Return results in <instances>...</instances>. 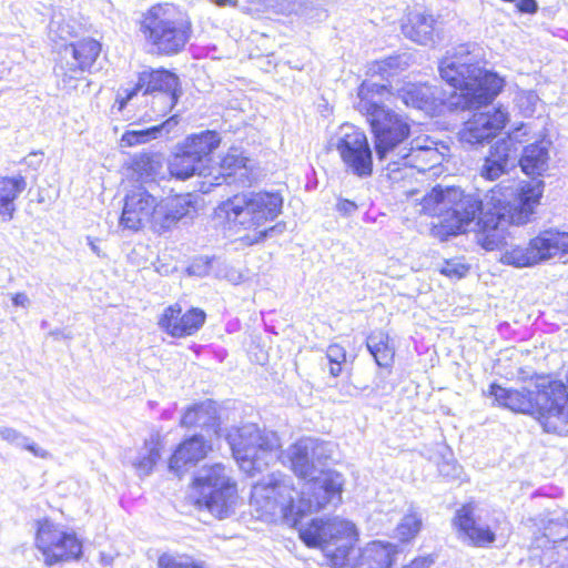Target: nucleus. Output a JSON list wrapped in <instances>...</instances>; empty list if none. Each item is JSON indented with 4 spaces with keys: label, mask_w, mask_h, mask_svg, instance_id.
Wrapping results in <instances>:
<instances>
[{
    "label": "nucleus",
    "mask_w": 568,
    "mask_h": 568,
    "mask_svg": "<svg viewBox=\"0 0 568 568\" xmlns=\"http://www.w3.org/2000/svg\"><path fill=\"white\" fill-rule=\"evenodd\" d=\"M179 123V115H172L161 124L146 129L128 130L121 138L124 146H135L161 138L163 134L170 133Z\"/></svg>",
    "instance_id": "obj_33"
},
{
    "label": "nucleus",
    "mask_w": 568,
    "mask_h": 568,
    "mask_svg": "<svg viewBox=\"0 0 568 568\" xmlns=\"http://www.w3.org/2000/svg\"><path fill=\"white\" fill-rule=\"evenodd\" d=\"M298 532L308 547H322L338 536H354L356 527L351 521L337 518L327 521L313 519L307 526H301Z\"/></svg>",
    "instance_id": "obj_20"
},
{
    "label": "nucleus",
    "mask_w": 568,
    "mask_h": 568,
    "mask_svg": "<svg viewBox=\"0 0 568 568\" xmlns=\"http://www.w3.org/2000/svg\"><path fill=\"white\" fill-rule=\"evenodd\" d=\"M302 496L297 495L296 511L298 523L308 513L318 511L342 501L343 476L335 470H323L306 479Z\"/></svg>",
    "instance_id": "obj_11"
},
{
    "label": "nucleus",
    "mask_w": 568,
    "mask_h": 568,
    "mask_svg": "<svg viewBox=\"0 0 568 568\" xmlns=\"http://www.w3.org/2000/svg\"><path fill=\"white\" fill-rule=\"evenodd\" d=\"M358 206L354 201L346 199H338L336 203V211L344 216H351L357 211Z\"/></svg>",
    "instance_id": "obj_48"
},
{
    "label": "nucleus",
    "mask_w": 568,
    "mask_h": 568,
    "mask_svg": "<svg viewBox=\"0 0 568 568\" xmlns=\"http://www.w3.org/2000/svg\"><path fill=\"white\" fill-rule=\"evenodd\" d=\"M206 165L197 161L192 154L181 146L169 162V171L179 180H186L195 174L206 175Z\"/></svg>",
    "instance_id": "obj_34"
},
{
    "label": "nucleus",
    "mask_w": 568,
    "mask_h": 568,
    "mask_svg": "<svg viewBox=\"0 0 568 568\" xmlns=\"http://www.w3.org/2000/svg\"><path fill=\"white\" fill-rule=\"evenodd\" d=\"M568 255V232L547 230L531 239L527 246H511L500 262L515 267H529L542 261Z\"/></svg>",
    "instance_id": "obj_10"
},
{
    "label": "nucleus",
    "mask_w": 568,
    "mask_h": 568,
    "mask_svg": "<svg viewBox=\"0 0 568 568\" xmlns=\"http://www.w3.org/2000/svg\"><path fill=\"white\" fill-rule=\"evenodd\" d=\"M407 65V62L403 59V57H388L384 60L376 61L369 68V71L373 74H379L383 78H388L395 73L397 70H403Z\"/></svg>",
    "instance_id": "obj_42"
},
{
    "label": "nucleus",
    "mask_w": 568,
    "mask_h": 568,
    "mask_svg": "<svg viewBox=\"0 0 568 568\" xmlns=\"http://www.w3.org/2000/svg\"><path fill=\"white\" fill-rule=\"evenodd\" d=\"M329 148L338 152L345 171L365 179L373 173V153L364 132L344 123L329 139Z\"/></svg>",
    "instance_id": "obj_9"
},
{
    "label": "nucleus",
    "mask_w": 568,
    "mask_h": 568,
    "mask_svg": "<svg viewBox=\"0 0 568 568\" xmlns=\"http://www.w3.org/2000/svg\"><path fill=\"white\" fill-rule=\"evenodd\" d=\"M143 94L181 92L179 78L168 70H144L139 74L136 83L131 89H125V97L118 99L123 109L125 103L133 99L139 92Z\"/></svg>",
    "instance_id": "obj_18"
},
{
    "label": "nucleus",
    "mask_w": 568,
    "mask_h": 568,
    "mask_svg": "<svg viewBox=\"0 0 568 568\" xmlns=\"http://www.w3.org/2000/svg\"><path fill=\"white\" fill-rule=\"evenodd\" d=\"M440 146L442 150L438 148V143L428 135L413 139L406 146L408 154H404L400 168L409 166L416 168L418 171H426L440 164L445 158L444 151L448 150L444 144Z\"/></svg>",
    "instance_id": "obj_21"
},
{
    "label": "nucleus",
    "mask_w": 568,
    "mask_h": 568,
    "mask_svg": "<svg viewBox=\"0 0 568 568\" xmlns=\"http://www.w3.org/2000/svg\"><path fill=\"white\" fill-rule=\"evenodd\" d=\"M67 81H68V79H67V77H64V78L62 79V82L64 83V87L67 85Z\"/></svg>",
    "instance_id": "obj_56"
},
{
    "label": "nucleus",
    "mask_w": 568,
    "mask_h": 568,
    "mask_svg": "<svg viewBox=\"0 0 568 568\" xmlns=\"http://www.w3.org/2000/svg\"><path fill=\"white\" fill-rule=\"evenodd\" d=\"M398 92L407 106L426 112L434 111L445 100L439 88L427 83H406Z\"/></svg>",
    "instance_id": "obj_26"
},
{
    "label": "nucleus",
    "mask_w": 568,
    "mask_h": 568,
    "mask_svg": "<svg viewBox=\"0 0 568 568\" xmlns=\"http://www.w3.org/2000/svg\"><path fill=\"white\" fill-rule=\"evenodd\" d=\"M489 394L503 407L513 412L535 416L537 407V393L527 388L508 389L497 384H491Z\"/></svg>",
    "instance_id": "obj_25"
},
{
    "label": "nucleus",
    "mask_w": 568,
    "mask_h": 568,
    "mask_svg": "<svg viewBox=\"0 0 568 568\" xmlns=\"http://www.w3.org/2000/svg\"><path fill=\"white\" fill-rule=\"evenodd\" d=\"M550 141L540 140L524 146L518 158L521 170L527 175H541L548 169Z\"/></svg>",
    "instance_id": "obj_31"
},
{
    "label": "nucleus",
    "mask_w": 568,
    "mask_h": 568,
    "mask_svg": "<svg viewBox=\"0 0 568 568\" xmlns=\"http://www.w3.org/2000/svg\"><path fill=\"white\" fill-rule=\"evenodd\" d=\"M140 30L158 54H176L187 43L192 27L189 19L171 3L151 7L141 20Z\"/></svg>",
    "instance_id": "obj_6"
},
{
    "label": "nucleus",
    "mask_w": 568,
    "mask_h": 568,
    "mask_svg": "<svg viewBox=\"0 0 568 568\" xmlns=\"http://www.w3.org/2000/svg\"><path fill=\"white\" fill-rule=\"evenodd\" d=\"M545 537L556 544H562L568 539V520L565 517L548 519L544 527Z\"/></svg>",
    "instance_id": "obj_41"
},
{
    "label": "nucleus",
    "mask_w": 568,
    "mask_h": 568,
    "mask_svg": "<svg viewBox=\"0 0 568 568\" xmlns=\"http://www.w3.org/2000/svg\"><path fill=\"white\" fill-rule=\"evenodd\" d=\"M400 550L397 545L390 542H383L379 540L372 541L359 551L351 548L346 555L347 567L353 568L351 558L355 559L359 555V566L366 568H390L396 562Z\"/></svg>",
    "instance_id": "obj_22"
},
{
    "label": "nucleus",
    "mask_w": 568,
    "mask_h": 568,
    "mask_svg": "<svg viewBox=\"0 0 568 568\" xmlns=\"http://www.w3.org/2000/svg\"><path fill=\"white\" fill-rule=\"evenodd\" d=\"M100 51L101 45L94 39H83L64 48V52L73 57L81 71L89 70L93 65Z\"/></svg>",
    "instance_id": "obj_37"
},
{
    "label": "nucleus",
    "mask_w": 568,
    "mask_h": 568,
    "mask_svg": "<svg viewBox=\"0 0 568 568\" xmlns=\"http://www.w3.org/2000/svg\"><path fill=\"white\" fill-rule=\"evenodd\" d=\"M36 544L47 565L75 559L82 547L73 534H68L49 520L38 521Z\"/></svg>",
    "instance_id": "obj_13"
},
{
    "label": "nucleus",
    "mask_w": 568,
    "mask_h": 568,
    "mask_svg": "<svg viewBox=\"0 0 568 568\" xmlns=\"http://www.w3.org/2000/svg\"><path fill=\"white\" fill-rule=\"evenodd\" d=\"M283 197L277 192H243L222 202L215 213L233 227L258 231L255 241L263 240L274 227L261 230L281 213Z\"/></svg>",
    "instance_id": "obj_5"
},
{
    "label": "nucleus",
    "mask_w": 568,
    "mask_h": 568,
    "mask_svg": "<svg viewBox=\"0 0 568 568\" xmlns=\"http://www.w3.org/2000/svg\"><path fill=\"white\" fill-rule=\"evenodd\" d=\"M434 564V560L429 557H419L410 561V564L403 566L402 568H429Z\"/></svg>",
    "instance_id": "obj_52"
},
{
    "label": "nucleus",
    "mask_w": 568,
    "mask_h": 568,
    "mask_svg": "<svg viewBox=\"0 0 568 568\" xmlns=\"http://www.w3.org/2000/svg\"><path fill=\"white\" fill-rule=\"evenodd\" d=\"M216 6L224 7V6H234L235 1L233 0H212Z\"/></svg>",
    "instance_id": "obj_55"
},
{
    "label": "nucleus",
    "mask_w": 568,
    "mask_h": 568,
    "mask_svg": "<svg viewBox=\"0 0 568 568\" xmlns=\"http://www.w3.org/2000/svg\"><path fill=\"white\" fill-rule=\"evenodd\" d=\"M156 199L151 190L143 185L132 189L125 195L120 225L132 231L145 226L152 216Z\"/></svg>",
    "instance_id": "obj_17"
},
{
    "label": "nucleus",
    "mask_w": 568,
    "mask_h": 568,
    "mask_svg": "<svg viewBox=\"0 0 568 568\" xmlns=\"http://www.w3.org/2000/svg\"><path fill=\"white\" fill-rule=\"evenodd\" d=\"M388 92L386 85L363 82L358 89V101L355 108L364 115L371 124L374 149L378 162L383 163V170L393 181L403 178L402 160L408 154L406 146L410 133L407 121L390 109H386L374 99V93Z\"/></svg>",
    "instance_id": "obj_3"
},
{
    "label": "nucleus",
    "mask_w": 568,
    "mask_h": 568,
    "mask_svg": "<svg viewBox=\"0 0 568 568\" xmlns=\"http://www.w3.org/2000/svg\"><path fill=\"white\" fill-rule=\"evenodd\" d=\"M516 7L525 13H535L538 9L536 0H516Z\"/></svg>",
    "instance_id": "obj_51"
},
{
    "label": "nucleus",
    "mask_w": 568,
    "mask_h": 568,
    "mask_svg": "<svg viewBox=\"0 0 568 568\" xmlns=\"http://www.w3.org/2000/svg\"><path fill=\"white\" fill-rule=\"evenodd\" d=\"M12 304L17 307L28 308L30 300L26 293H17L12 296Z\"/></svg>",
    "instance_id": "obj_53"
},
{
    "label": "nucleus",
    "mask_w": 568,
    "mask_h": 568,
    "mask_svg": "<svg viewBox=\"0 0 568 568\" xmlns=\"http://www.w3.org/2000/svg\"><path fill=\"white\" fill-rule=\"evenodd\" d=\"M366 346L379 367H389L395 351L389 344V336L384 331H374L366 338Z\"/></svg>",
    "instance_id": "obj_36"
},
{
    "label": "nucleus",
    "mask_w": 568,
    "mask_h": 568,
    "mask_svg": "<svg viewBox=\"0 0 568 568\" xmlns=\"http://www.w3.org/2000/svg\"><path fill=\"white\" fill-rule=\"evenodd\" d=\"M535 418L545 432L568 435V388L564 383H550L537 392Z\"/></svg>",
    "instance_id": "obj_12"
},
{
    "label": "nucleus",
    "mask_w": 568,
    "mask_h": 568,
    "mask_svg": "<svg viewBox=\"0 0 568 568\" xmlns=\"http://www.w3.org/2000/svg\"><path fill=\"white\" fill-rule=\"evenodd\" d=\"M440 272L446 276L460 278L466 275L468 267L458 262L447 261Z\"/></svg>",
    "instance_id": "obj_46"
},
{
    "label": "nucleus",
    "mask_w": 568,
    "mask_h": 568,
    "mask_svg": "<svg viewBox=\"0 0 568 568\" xmlns=\"http://www.w3.org/2000/svg\"><path fill=\"white\" fill-rule=\"evenodd\" d=\"M227 440L240 468L250 476L278 458H286L296 476L308 479L325 470L326 460L332 456V445L316 438H302L278 454V436L274 432L261 430L255 424L235 429L227 435Z\"/></svg>",
    "instance_id": "obj_2"
},
{
    "label": "nucleus",
    "mask_w": 568,
    "mask_h": 568,
    "mask_svg": "<svg viewBox=\"0 0 568 568\" xmlns=\"http://www.w3.org/2000/svg\"><path fill=\"white\" fill-rule=\"evenodd\" d=\"M558 558L555 559V551H548L545 554V568H568V554L556 552Z\"/></svg>",
    "instance_id": "obj_47"
},
{
    "label": "nucleus",
    "mask_w": 568,
    "mask_h": 568,
    "mask_svg": "<svg viewBox=\"0 0 568 568\" xmlns=\"http://www.w3.org/2000/svg\"><path fill=\"white\" fill-rule=\"evenodd\" d=\"M540 196L539 186L517 190L497 185L480 200L460 187L437 185L422 199L420 212L439 217L447 234L465 232L476 219L489 233L529 222Z\"/></svg>",
    "instance_id": "obj_1"
},
{
    "label": "nucleus",
    "mask_w": 568,
    "mask_h": 568,
    "mask_svg": "<svg viewBox=\"0 0 568 568\" xmlns=\"http://www.w3.org/2000/svg\"><path fill=\"white\" fill-rule=\"evenodd\" d=\"M163 448L162 438L159 433H152L144 440V445L132 460V466L140 477L149 476L161 457Z\"/></svg>",
    "instance_id": "obj_32"
},
{
    "label": "nucleus",
    "mask_w": 568,
    "mask_h": 568,
    "mask_svg": "<svg viewBox=\"0 0 568 568\" xmlns=\"http://www.w3.org/2000/svg\"><path fill=\"white\" fill-rule=\"evenodd\" d=\"M27 187V180L21 174L3 175L0 173V220L9 222L17 211L16 202Z\"/></svg>",
    "instance_id": "obj_28"
},
{
    "label": "nucleus",
    "mask_w": 568,
    "mask_h": 568,
    "mask_svg": "<svg viewBox=\"0 0 568 568\" xmlns=\"http://www.w3.org/2000/svg\"><path fill=\"white\" fill-rule=\"evenodd\" d=\"M181 425L184 427H200L216 434L219 427L216 404L210 399L194 404L183 414Z\"/></svg>",
    "instance_id": "obj_30"
},
{
    "label": "nucleus",
    "mask_w": 568,
    "mask_h": 568,
    "mask_svg": "<svg viewBox=\"0 0 568 568\" xmlns=\"http://www.w3.org/2000/svg\"><path fill=\"white\" fill-rule=\"evenodd\" d=\"M159 568H204L201 562L184 555L164 554L159 558Z\"/></svg>",
    "instance_id": "obj_44"
},
{
    "label": "nucleus",
    "mask_w": 568,
    "mask_h": 568,
    "mask_svg": "<svg viewBox=\"0 0 568 568\" xmlns=\"http://www.w3.org/2000/svg\"><path fill=\"white\" fill-rule=\"evenodd\" d=\"M154 206L146 225L160 234L171 230L181 219L195 213V206L190 195L156 199Z\"/></svg>",
    "instance_id": "obj_16"
},
{
    "label": "nucleus",
    "mask_w": 568,
    "mask_h": 568,
    "mask_svg": "<svg viewBox=\"0 0 568 568\" xmlns=\"http://www.w3.org/2000/svg\"><path fill=\"white\" fill-rule=\"evenodd\" d=\"M440 78L453 89L460 91L466 108L488 104L501 91L504 80L484 70L469 44H460L448 51L439 63Z\"/></svg>",
    "instance_id": "obj_4"
},
{
    "label": "nucleus",
    "mask_w": 568,
    "mask_h": 568,
    "mask_svg": "<svg viewBox=\"0 0 568 568\" xmlns=\"http://www.w3.org/2000/svg\"><path fill=\"white\" fill-rule=\"evenodd\" d=\"M436 19L426 12H412L408 21L403 26V32L412 41L428 45L435 42L437 34Z\"/></svg>",
    "instance_id": "obj_29"
},
{
    "label": "nucleus",
    "mask_w": 568,
    "mask_h": 568,
    "mask_svg": "<svg viewBox=\"0 0 568 568\" xmlns=\"http://www.w3.org/2000/svg\"><path fill=\"white\" fill-rule=\"evenodd\" d=\"M181 92H166V93H154L146 94L150 97V110L152 114L150 116H164L166 115L178 103Z\"/></svg>",
    "instance_id": "obj_40"
},
{
    "label": "nucleus",
    "mask_w": 568,
    "mask_h": 568,
    "mask_svg": "<svg viewBox=\"0 0 568 568\" xmlns=\"http://www.w3.org/2000/svg\"><path fill=\"white\" fill-rule=\"evenodd\" d=\"M195 503L219 518L226 517L236 499V485L222 464L202 467L193 481Z\"/></svg>",
    "instance_id": "obj_8"
},
{
    "label": "nucleus",
    "mask_w": 568,
    "mask_h": 568,
    "mask_svg": "<svg viewBox=\"0 0 568 568\" xmlns=\"http://www.w3.org/2000/svg\"><path fill=\"white\" fill-rule=\"evenodd\" d=\"M136 159L138 160L135 161V166L139 170H148V168L150 170H152L153 169V159H158V156L150 155V154H142V155L138 156Z\"/></svg>",
    "instance_id": "obj_50"
},
{
    "label": "nucleus",
    "mask_w": 568,
    "mask_h": 568,
    "mask_svg": "<svg viewBox=\"0 0 568 568\" xmlns=\"http://www.w3.org/2000/svg\"><path fill=\"white\" fill-rule=\"evenodd\" d=\"M88 244L94 254H97L98 256H101L100 247L97 245L95 241L90 236L88 237Z\"/></svg>",
    "instance_id": "obj_54"
},
{
    "label": "nucleus",
    "mask_w": 568,
    "mask_h": 568,
    "mask_svg": "<svg viewBox=\"0 0 568 568\" xmlns=\"http://www.w3.org/2000/svg\"><path fill=\"white\" fill-rule=\"evenodd\" d=\"M205 313L200 308L182 312L180 304L170 305L159 321L160 327L173 337L193 335L205 322Z\"/></svg>",
    "instance_id": "obj_19"
},
{
    "label": "nucleus",
    "mask_w": 568,
    "mask_h": 568,
    "mask_svg": "<svg viewBox=\"0 0 568 568\" xmlns=\"http://www.w3.org/2000/svg\"><path fill=\"white\" fill-rule=\"evenodd\" d=\"M325 359L328 365L329 374L333 377H337L341 375L343 365L346 362V351L338 344H332L326 349Z\"/></svg>",
    "instance_id": "obj_43"
},
{
    "label": "nucleus",
    "mask_w": 568,
    "mask_h": 568,
    "mask_svg": "<svg viewBox=\"0 0 568 568\" xmlns=\"http://www.w3.org/2000/svg\"><path fill=\"white\" fill-rule=\"evenodd\" d=\"M454 525L457 527L463 539H467L470 545L483 547L495 541V532L488 526H481L474 519V508L471 505H464L456 511Z\"/></svg>",
    "instance_id": "obj_24"
},
{
    "label": "nucleus",
    "mask_w": 568,
    "mask_h": 568,
    "mask_svg": "<svg viewBox=\"0 0 568 568\" xmlns=\"http://www.w3.org/2000/svg\"><path fill=\"white\" fill-rule=\"evenodd\" d=\"M255 163L237 148H231L222 158L220 169L227 184L250 185L256 180Z\"/></svg>",
    "instance_id": "obj_23"
},
{
    "label": "nucleus",
    "mask_w": 568,
    "mask_h": 568,
    "mask_svg": "<svg viewBox=\"0 0 568 568\" xmlns=\"http://www.w3.org/2000/svg\"><path fill=\"white\" fill-rule=\"evenodd\" d=\"M37 156V153L30 154L27 159Z\"/></svg>",
    "instance_id": "obj_57"
},
{
    "label": "nucleus",
    "mask_w": 568,
    "mask_h": 568,
    "mask_svg": "<svg viewBox=\"0 0 568 568\" xmlns=\"http://www.w3.org/2000/svg\"><path fill=\"white\" fill-rule=\"evenodd\" d=\"M506 122L507 113L500 109L475 113L465 122L459 132V140L471 146L483 145L495 138Z\"/></svg>",
    "instance_id": "obj_15"
},
{
    "label": "nucleus",
    "mask_w": 568,
    "mask_h": 568,
    "mask_svg": "<svg viewBox=\"0 0 568 568\" xmlns=\"http://www.w3.org/2000/svg\"><path fill=\"white\" fill-rule=\"evenodd\" d=\"M438 470L442 476L450 478H456L460 474V467L455 462H443Z\"/></svg>",
    "instance_id": "obj_49"
},
{
    "label": "nucleus",
    "mask_w": 568,
    "mask_h": 568,
    "mask_svg": "<svg viewBox=\"0 0 568 568\" xmlns=\"http://www.w3.org/2000/svg\"><path fill=\"white\" fill-rule=\"evenodd\" d=\"M528 126L521 124L508 135L491 146L488 156L480 169V175L489 181L499 179L510 169L515 168L518 160L519 146L527 142Z\"/></svg>",
    "instance_id": "obj_14"
},
{
    "label": "nucleus",
    "mask_w": 568,
    "mask_h": 568,
    "mask_svg": "<svg viewBox=\"0 0 568 568\" xmlns=\"http://www.w3.org/2000/svg\"><path fill=\"white\" fill-rule=\"evenodd\" d=\"M221 139L215 131H203L199 134L189 136L183 143L189 154H192L197 161L205 164L210 154L220 145Z\"/></svg>",
    "instance_id": "obj_35"
},
{
    "label": "nucleus",
    "mask_w": 568,
    "mask_h": 568,
    "mask_svg": "<svg viewBox=\"0 0 568 568\" xmlns=\"http://www.w3.org/2000/svg\"><path fill=\"white\" fill-rule=\"evenodd\" d=\"M0 438L9 445L30 452L36 457L42 459L51 457V454L47 449L38 446L33 440L16 428L1 426Z\"/></svg>",
    "instance_id": "obj_38"
},
{
    "label": "nucleus",
    "mask_w": 568,
    "mask_h": 568,
    "mask_svg": "<svg viewBox=\"0 0 568 568\" xmlns=\"http://www.w3.org/2000/svg\"><path fill=\"white\" fill-rule=\"evenodd\" d=\"M422 526V514L417 509L410 507L395 529L396 537L402 541H409L418 535Z\"/></svg>",
    "instance_id": "obj_39"
},
{
    "label": "nucleus",
    "mask_w": 568,
    "mask_h": 568,
    "mask_svg": "<svg viewBox=\"0 0 568 568\" xmlns=\"http://www.w3.org/2000/svg\"><path fill=\"white\" fill-rule=\"evenodd\" d=\"M516 101L517 105L525 115H531L539 102V97L535 91L531 90L521 91L517 94Z\"/></svg>",
    "instance_id": "obj_45"
},
{
    "label": "nucleus",
    "mask_w": 568,
    "mask_h": 568,
    "mask_svg": "<svg viewBox=\"0 0 568 568\" xmlns=\"http://www.w3.org/2000/svg\"><path fill=\"white\" fill-rule=\"evenodd\" d=\"M298 493L291 479L282 474H271L252 487L250 506L255 516L264 521L283 520L298 526L296 499Z\"/></svg>",
    "instance_id": "obj_7"
},
{
    "label": "nucleus",
    "mask_w": 568,
    "mask_h": 568,
    "mask_svg": "<svg viewBox=\"0 0 568 568\" xmlns=\"http://www.w3.org/2000/svg\"><path fill=\"white\" fill-rule=\"evenodd\" d=\"M211 449L203 436L194 435L181 443L170 458L169 467L171 470L180 474L184 468L194 466L203 459Z\"/></svg>",
    "instance_id": "obj_27"
}]
</instances>
